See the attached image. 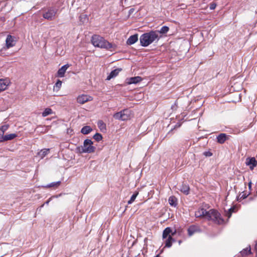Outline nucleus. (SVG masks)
Returning a JSON list of instances; mask_svg holds the SVG:
<instances>
[{"mask_svg": "<svg viewBox=\"0 0 257 257\" xmlns=\"http://www.w3.org/2000/svg\"><path fill=\"white\" fill-rule=\"evenodd\" d=\"M14 39V37L10 35H8L6 40V46L7 48H10L15 45V42Z\"/></svg>", "mask_w": 257, "mask_h": 257, "instance_id": "9", "label": "nucleus"}, {"mask_svg": "<svg viewBox=\"0 0 257 257\" xmlns=\"http://www.w3.org/2000/svg\"><path fill=\"white\" fill-rule=\"evenodd\" d=\"M61 184L60 181H58L56 182H52L47 185V187L49 188L54 187L57 188Z\"/></svg>", "mask_w": 257, "mask_h": 257, "instance_id": "28", "label": "nucleus"}, {"mask_svg": "<svg viewBox=\"0 0 257 257\" xmlns=\"http://www.w3.org/2000/svg\"><path fill=\"white\" fill-rule=\"evenodd\" d=\"M182 243V241L181 240L178 241L179 244H180Z\"/></svg>", "mask_w": 257, "mask_h": 257, "instance_id": "40", "label": "nucleus"}, {"mask_svg": "<svg viewBox=\"0 0 257 257\" xmlns=\"http://www.w3.org/2000/svg\"><path fill=\"white\" fill-rule=\"evenodd\" d=\"M17 137L16 134H11L2 136L1 142L12 140Z\"/></svg>", "mask_w": 257, "mask_h": 257, "instance_id": "18", "label": "nucleus"}, {"mask_svg": "<svg viewBox=\"0 0 257 257\" xmlns=\"http://www.w3.org/2000/svg\"><path fill=\"white\" fill-rule=\"evenodd\" d=\"M203 154L206 157H210L212 155V154L209 151L205 152L203 153Z\"/></svg>", "mask_w": 257, "mask_h": 257, "instance_id": "34", "label": "nucleus"}, {"mask_svg": "<svg viewBox=\"0 0 257 257\" xmlns=\"http://www.w3.org/2000/svg\"><path fill=\"white\" fill-rule=\"evenodd\" d=\"M122 70L121 68H117L112 70L107 77V80H110L111 78L116 77Z\"/></svg>", "mask_w": 257, "mask_h": 257, "instance_id": "15", "label": "nucleus"}, {"mask_svg": "<svg viewBox=\"0 0 257 257\" xmlns=\"http://www.w3.org/2000/svg\"><path fill=\"white\" fill-rule=\"evenodd\" d=\"M53 113V111L52 109L50 108H46L44 111L42 112V116L43 117H46L49 114H51Z\"/></svg>", "mask_w": 257, "mask_h": 257, "instance_id": "24", "label": "nucleus"}, {"mask_svg": "<svg viewBox=\"0 0 257 257\" xmlns=\"http://www.w3.org/2000/svg\"><path fill=\"white\" fill-rule=\"evenodd\" d=\"M49 149H43L38 153V156L41 159L45 157L49 152Z\"/></svg>", "mask_w": 257, "mask_h": 257, "instance_id": "20", "label": "nucleus"}, {"mask_svg": "<svg viewBox=\"0 0 257 257\" xmlns=\"http://www.w3.org/2000/svg\"><path fill=\"white\" fill-rule=\"evenodd\" d=\"M142 78L140 76L133 77L128 78L126 83L128 84H136L142 80Z\"/></svg>", "mask_w": 257, "mask_h": 257, "instance_id": "14", "label": "nucleus"}, {"mask_svg": "<svg viewBox=\"0 0 257 257\" xmlns=\"http://www.w3.org/2000/svg\"><path fill=\"white\" fill-rule=\"evenodd\" d=\"M91 42L94 47L105 49L108 50H114L116 45L105 40L103 37L95 35L92 37Z\"/></svg>", "mask_w": 257, "mask_h": 257, "instance_id": "2", "label": "nucleus"}, {"mask_svg": "<svg viewBox=\"0 0 257 257\" xmlns=\"http://www.w3.org/2000/svg\"><path fill=\"white\" fill-rule=\"evenodd\" d=\"M195 216L196 217L207 219L218 224L224 223V219L222 218L221 214L215 209H210L209 211H207L203 208H199L195 212Z\"/></svg>", "mask_w": 257, "mask_h": 257, "instance_id": "1", "label": "nucleus"}, {"mask_svg": "<svg viewBox=\"0 0 257 257\" xmlns=\"http://www.w3.org/2000/svg\"><path fill=\"white\" fill-rule=\"evenodd\" d=\"M138 40V35L135 34L130 36L127 40L126 44L127 45H132L135 43Z\"/></svg>", "mask_w": 257, "mask_h": 257, "instance_id": "16", "label": "nucleus"}, {"mask_svg": "<svg viewBox=\"0 0 257 257\" xmlns=\"http://www.w3.org/2000/svg\"><path fill=\"white\" fill-rule=\"evenodd\" d=\"M176 233V231L173 232L170 227L166 228L163 232V238H167L169 236H173Z\"/></svg>", "mask_w": 257, "mask_h": 257, "instance_id": "10", "label": "nucleus"}, {"mask_svg": "<svg viewBox=\"0 0 257 257\" xmlns=\"http://www.w3.org/2000/svg\"><path fill=\"white\" fill-rule=\"evenodd\" d=\"M169 27L165 26L162 27L161 28V29L159 31H158L157 32H158V34H164L167 33L169 31Z\"/></svg>", "mask_w": 257, "mask_h": 257, "instance_id": "25", "label": "nucleus"}, {"mask_svg": "<svg viewBox=\"0 0 257 257\" xmlns=\"http://www.w3.org/2000/svg\"><path fill=\"white\" fill-rule=\"evenodd\" d=\"M250 186H251V183H249V187H250Z\"/></svg>", "mask_w": 257, "mask_h": 257, "instance_id": "41", "label": "nucleus"}, {"mask_svg": "<svg viewBox=\"0 0 257 257\" xmlns=\"http://www.w3.org/2000/svg\"><path fill=\"white\" fill-rule=\"evenodd\" d=\"M93 142L91 140L86 139L83 142V145L78 148L80 153H91L94 152L95 147L92 146Z\"/></svg>", "mask_w": 257, "mask_h": 257, "instance_id": "4", "label": "nucleus"}, {"mask_svg": "<svg viewBox=\"0 0 257 257\" xmlns=\"http://www.w3.org/2000/svg\"><path fill=\"white\" fill-rule=\"evenodd\" d=\"M240 253L242 256L246 255L247 254L251 253V249L250 247H246V248L243 249L241 251H240Z\"/></svg>", "mask_w": 257, "mask_h": 257, "instance_id": "26", "label": "nucleus"}, {"mask_svg": "<svg viewBox=\"0 0 257 257\" xmlns=\"http://www.w3.org/2000/svg\"><path fill=\"white\" fill-rule=\"evenodd\" d=\"M49 201H50V200H47V201L46 202V204H49Z\"/></svg>", "mask_w": 257, "mask_h": 257, "instance_id": "39", "label": "nucleus"}, {"mask_svg": "<svg viewBox=\"0 0 257 257\" xmlns=\"http://www.w3.org/2000/svg\"><path fill=\"white\" fill-rule=\"evenodd\" d=\"M231 212H229L228 211H227L225 213V215L228 217V218H229L231 217Z\"/></svg>", "mask_w": 257, "mask_h": 257, "instance_id": "35", "label": "nucleus"}, {"mask_svg": "<svg viewBox=\"0 0 257 257\" xmlns=\"http://www.w3.org/2000/svg\"><path fill=\"white\" fill-rule=\"evenodd\" d=\"M246 196L245 195V194H243L241 197H240V198H242V199H245V198H246Z\"/></svg>", "mask_w": 257, "mask_h": 257, "instance_id": "37", "label": "nucleus"}, {"mask_svg": "<svg viewBox=\"0 0 257 257\" xmlns=\"http://www.w3.org/2000/svg\"><path fill=\"white\" fill-rule=\"evenodd\" d=\"M97 124H98V127L101 129L102 130V128H104L105 127V124L103 122V121L102 120H99L98 121V123H97Z\"/></svg>", "mask_w": 257, "mask_h": 257, "instance_id": "31", "label": "nucleus"}, {"mask_svg": "<svg viewBox=\"0 0 257 257\" xmlns=\"http://www.w3.org/2000/svg\"><path fill=\"white\" fill-rule=\"evenodd\" d=\"M254 249L256 253H257V243L255 244Z\"/></svg>", "mask_w": 257, "mask_h": 257, "instance_id": "38", "label": "nucleus"}, {"mask_svg": "<svg viewBox=\"0 0 257 257\" xmlns=\"http://www.w3.org/2000/svg\"><path fill=\"white\" fill-rule=\"evenodd\" d=\"M61 85L62 81L60 80H58L54 86V89H55V88H57V90H58L61 87Z\"/></svg>", "mask_w": 257, "mask_h": 257, "instance_id": "30", "label": "nucleus"}, {"mask_svg": "<svg viewBox=\"0 0 257 257\" xmlns=\"http://www.w3.org/2000/svg\"><path fill=\"white\" fill-rule=\"evenodd\" d=\"M199 230V227L194 225H191L188 228V234L189 236H192L194 233L198 231Z\"/></svg>", "mask_w": 257, "mask_h": 257, "instance_id": "17", "label": "nucleus"}, {"mask_svg": "<svg viewBox=\"0 0 257 257\" xmlns=\"http://www.w3.org/2000/svg\"><path fill=\"white\" fill-rule=\"evenodd\" d=\"M216 7V4L215 3H211L210 4V6H209V9L211 10H213L215 9Z\"/></svg>", "mask_w": 257, "mask_h": 257, "instance_id": "33", "label": "nucleus"}, {"mask_svg": "<svg viewBox=\"0 0 257 257\" xmlns=\"http://www.w3.org/2000/svg\"><path fill=\"white\" fill-rule=\"evenodd\" d=\"M176 240L174 238H173L172 236H169L167 238L165 242V247H170L172 246L173 242H174Z\"/></svg>", "mask_w": 257, "mask_h": 257, "instance_id": "19", "label": "nucleus"}, {"mask_svg": "<svg viewBox=\"0 0 257 257\" xmlns=\"http://www.w3.org/2000/svg\"><path fill=\"white\" fill-rule=\"evenodd\" d=\"M255 257H257V253H256Z\"/></svg>", "mask_w": 257, "mask_h": 257, "instance_id": "42", "label": "nucleus"}, {"mask_svg": "<svg viewBox=\"0 0 257 257\" xmlns=\"http://www.w3.org/2000/svg\"><path fill=\"white\" fill-rule=\"evenodd\" d=\"M92 128L90 126H85L83 127L81 130V133L84 135H87L89 134L92 131Z\"/></svg>", "mask_w": 257, "mask_h": 257, "instance_id": "23", "label": "nucleus"}, {"mask_svg": "<svg viewBox=\"0 0 257 257\" xmlns=\"http://www.w3.org/2000/svg\"><path fill=\"white\" fill-rule=\"evenodd\" d=\"M69 67V65L68 64H66L62 66L57 72V76L60 77H64V74Z\"/></svg>", "mask_w": 257, "mask_h": 257, "instance_id": "12", "label": "nucleus"}, {"mask_svg": "<svg viewBox=\"0 0 257 257\" xmlns=\"http://www.w3.org/2000/svg\"><path fill=\"white\" fill-rule=\"evenodd\" d=\"M132 111L128 109H124L115 113L113 116L115 119L124 121L130 119L132 117Z\"/></svg>", "mask_w": 257, "mask_h": 257, "instance_id": "5", "label": "nucleus"}, {"mask_svg": "<svg viewBox=\"0 0 257 257\" xmlns=\"http://www.w3.org/2000/svg\"><path fill=\"white\" fill-rule=\"evenodd\" d=\"M58 9L54 7H50L43 13V17L49 21L54 20L57 14Z\"/></svg>", "mask_w": 257, "mask_h": 257, "instance_id": "6", "label": "nucleus"}, {"mask_svg": "<svg viewBox=\"0 0 257 257\" xmlns=\"http://www.w3.org/2000/svg\"><path fill=\"white\" fill-rule=\"evenodd\" d=\"M92 100V97L87 95L82 94L79 95L77 98V101L80 104H84L85 102Z\"/></svg>", "mask_w": 257, "mask_h": 257, "instance_id": "7", "label": "nucleus"}, {"mask_svg": "<svg viewBox=\"0 0 257 257\" xmlns=\"http://www.w3.org/2000/svg\"><path fill=\"white\" fill-rule=\"evenodd\" d=\"M245 164L249 166L251 170H252L257 166V161L254 157L247 158L246 159Z\"/></svg>", "mask_w": 257, "mask_h": 257, "instance_id": "8", "label": "nucleus"}, {"mask_svg": "<svg viewBox=\"0 0 257 257\" xmlns=\"http://www.w3.org/2000/svg\"><path fill=\"white\" fill-rule=\"evenodd\" d=\"M234 207H231L230 208V209H228V211L229 212H231V213L234 212Z\"/></svg>", "mask_w": 257, "mask_h": 257, "instance_id": "36", "label": "nucleus"}, {"mask_svg": "<svg viewBox=\"0 0 257 257\" xmlns=\"http://www.w3.org/2000/svg\"><path fill=\"white\" fill-rule=\"evenodd\" d=\"M169 204L174 207L177 205V199L174 196H171L169 197L168 200Z\"/></svg>", "mask_w": 257, "mask_h": 257, "instance_id": "21", "label": "nucleus"}, {"mask_svg": "<svg viewBox=\"0 0 257 257\" xmlns=\"http://www.w3.org/2000/svg\"><path fill=\"white\" fill-rule=\"evenodd\" d=\"M178 189L185 195H188L189 193L190 188L187 184L183 183L179 186V188Z\"/></svg>", "mask_w": 257, "mask_h": 257, "instance_id": "13", "label": "nucleus"}, {"mask_svg": "<svg viewBox=\"0 0 257 257\" xmlns=\"http://www.w3.org/2000/svg\"><path fill=\"white\" fill-rule=\"evenodd\" d=\"M159 255H156L155 257H159Z\"/></svg>", "mask_w": 257, "mask_h": 257, "instance_id": "43", "label": "nucleus"}, {"mask_svg": "<svg viewBox=\"0 0 257 257\" xmlns=\"http://www.w3.org/2000/svg\"><path fill=\"white\" fill-rule=\"evenodd\" d=\"M93 139H95L96 141L99 142L102 140V135L99 133H96L93 136Z\"/></svg>", "mask_w": 257, "mask_h": 257, "instance_id": "29", "label": "nucleus"}, {"mask_svg": "<svg viewBox=\"0 0 257 257\" xmlns=\"http://www.w3.org/2000/svg\"><path fill=\"white\" fill-rule=\"evenodd\" d=\"M8 127H9L8 125H3L0 128V132H1L3 133V134H4L5 132H6L8 130Z\"/></svg>", "mask_w": 257, "mask_h": 257, "instance_id": "32", "label": "nucleus"}, {"mask_svg": "<svg viewBox=\"0 0 257 257\" xmlns=\"http://www.w3.org/2000/svg\"><path fill=\"white\" fill-rule=\"evenodd\" d=\"M10 82V80L8 79H0V91H4L7 88L8 85H9Z\"/></svg>", "mask_w": 257, "mask_h": 257, "instance_id": "11", "label": "nucleus"}, {"mask_svg": "<svg viewBox=\"0 0 257 257\" xmlns=\"http://www.w3.org/2000/svg\"><path fill=\"white\" fill-rule=\"evenodd\" d=\"M139 194V192H135L133 195L131 196V199H130V200L128 201L127 202V204H132L136 199L137 196H138V195Z\"/></svg>", "mask_w": 257, "mask_h": 257, "instance_id": "27", "label": "nucleus"}, {"mask_svg": "<svg viewBox=\"0 0 257 257\" xmlns=\"http://www.w3.org/2000/svg\"><path fill=\"white\" fill-rule=\"evenodd\" d=\"M217 142L220 144H223L226 140V135L225 134H220L217 137Z\"/></svg>", "mask_w": 257, "mask_h": 257, "instance_id": "22", "label": "nucleus"}, {"mask_svg": "<svg viewBox=\"0 0 257 257\" xmlns=\"http://www.w3.org/2000/svg\"><path fill=\"white\" fill-rule=\"evenodd\" d=\"M160 37L157 31H151L144 33L140 38L141 45L143 47L148 46L155 41H158Z\"/></svg>", "mask_w": 257, "mask_h": 257, "instance_id": "3", "label": "nucleus"}]
</instances>
